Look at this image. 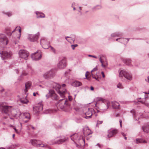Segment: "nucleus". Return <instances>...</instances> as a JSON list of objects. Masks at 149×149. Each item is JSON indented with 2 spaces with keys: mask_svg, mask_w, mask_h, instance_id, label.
<instances>
[{
  "mask_svg": "<svg viewBox=\"0 0 149 149\" xmlns=\"http://www.w3.org/2000/svg\"><path fill=\"white\" fill-rule=\"evenodd\" d=\"M97 101H101L103 102L106 103L107 105H106V107L103 108L102 109L105 110L107 109L108 108L110 104L109 103V102L107 101L106 100L101 97H98L97 98Z\"/></svg>",
  "mask_w": 149,
  "mask_h": 149,
  "instance_id": "f8f14e48",
  "label": "nucleus"
},
{
  "mask_svg": "<svg viewBox=\"0 0 149 149\" xmlns=\"http://www.w3.org/2000/svg\"><path fill=\"white\" fill-rule=\"evenodd\" d=\"M118 36V34L115 33H113V34H111V36L112 37H115L116 36Z\"/></svg>",
  "mask_w": 149,
  "mask_h": 149,
  "instance_id": "ea45409f",
  "label": "nucleus"
},
{
  "mask_svg": "<svg viewBox=\"0 0 149 149\" xmlns=\"http://www.w3.org/2000/svg\"><path fill=\"white\" fill-rule=\"evenodd\" d=\"M143 131L146 132H149V125H145L142 127Z\"/></svg>",
  "mask_w": 149,
  "mask_h": 149,
  "instance_id": "a878e982",
  "label": "nucleus"
},
{
  "mask_svg": "<svg viewBox=\"0 0 149 149\" xmlns=\"http://www.w3.org/2000/svg\"><path fill=\"white\" fill-rule=\"evenodd\" d=\"M54 87L57 93L59 94L62 97H64L66 90L63 91H61V88L59 84L57 83H55L54 85Z\"/></svg>",
  "mask_w": 149,
  "mask_h": 149,
  "instance_id": "f03ea898",
  "label": "nucleus"
},
{
  "mask_svg": "<svg viewBox=\"0 0 149 149\" xmlns=\"http://www.w3.org/2000/svg\"><path fill=\"white\" fill-rule=\"evenodd\" d=\"M67 100L65 99L60 100L58 102V106L61 109H63L67 106L69 107V105L67 103Z\"/></svg>",
  "mask_w": 149,
  "mask_h": 149,
  "instance_id": "39448f33",
  "label": "nucleus"
},
{
  "mask_svg": "<svg viewBox=\"0 0 149 149\" xmlns=\"http://www.w3.org/2000/svg\"><path fill=\"white\" fill-rule=\"evenodd\" d=\"M66 66V61L65 59L61 60L57 65L58 68L60 69L64 68Z\"/></svg>",
  "mask_w": 149,
  "mask_h": 149,
  "instance_id": "1a4fd4ad",
  "label": "nucleus"
},
{
  "mask_svg": "<svg viewBox=\"0 0 149 149\" xmlns=\"http://www.w3.org/2000/svg\"><path fill=\"white\" fill-rule=\"evenodd\" d=\"M18 31L19 33V35L18 37L17 38H18V39L19 40L20 38V37L21 35V27L20 26H17L16 27V28L12 32H13L14 31Z\"/></svg>",
  "mask_w": 149,
  "mask_h": 149,
  "instance_id": "bb28decb",
  "label": "nucleus"
},
{
  "mask_svg": "<svg viewBox=\"0 0 149 149\" xmlns=\"http://www.w3.org/2000/svg\"><path fill=\"white\" fill-rule=\"evenodd\" d=\"M88 72H87L85 74V76L86 77V78L87 79H89V78H90L89 77H87V75H88L87 73H88Z\"/></svg>",
  "mask_w": 149,
  "mask_h": 149,
  "instance_id": "09e8293b",
  "label": "nucleus"
},
{
  "mask_svg": "<svg viewBox=\"0 0 149 149\" xmlns=\"http://www.w3.org/2000/svg\"><path fill=\"white\" fill-rule=\"evenodd\" d=\"M101 74L102 75V77H103L104 78L105 77V75H104V72H101Z\"/></svg>",
  "mask_w": 149,
  "mask_h": 149,
  "instance_id": "3c124183",
  "label": "nucleus"
},
{
  "mask_svg": "<svg viewBox=\"0 0 149 149\" xmlns=\"http://www.w3.org/2000/svg\"><path fill=\"white\" fill-rule=\"evenodd\" d=\"M39 35V32L34 35L29 34L28 36V38L30 41L34 42L36 41L38 39Z\"/></svg>",
  "mask_w": 149,
  "mask_h": 149,
  "instance_id": "0eeeda50",
  "label": "nucleus"
},
{
  "mask_svg": "<svg viewBox=\"0 0 149 149\" xmlns=\"http://www.w3.org/2000/svg\"><path fill=\"white\" fill-rule=\"evenodd\" d=\"M103 123V121H100L98 120L97 121V126L98 125H100L101 124Z\"/></svg>",
  "mask_w": 149,
  "mask_h": 149,
  "instance_id": "a19ab883",
  "label": "nucleus"
},
{
  "mask_svg": "<svg viewBox=\"0 0 149 149\" xmlns=\"http://www.w3.org/2000/svg\"><path fill=\"white\" fill-rule=\"evenodd\" d=\"M40 43L42 45V47L44 49H48L50 46L49 44L44 38H42L41 39Z\"/></svg>",
  "mask_w": 149,
  "mask_h": 149,
  "instance_id": "9d476101",
  "label": "nucleus"
},
{
  "mask_svg": "<svg viewBox=\"0 0 149 149\" xmlns=\"http://www.w3.org/2000/svg\"><path fill=\"white\" fill-rule=\"evenodd\" d=\"M64 141L62 139H60L59 140H58L57 141L55 142L54 143H53L52 144H60L62 142H63Z\"/></svg>",
  "mask_w": 149,
  "mask_h": 149,
  "instance_id": "72a5a7b5",
  "label": "nucleus"
},
{
  "mask_svg": "<svg viewBox=\"0 0 149 149\" xmlns=\"http://www.w3.org/2000/svg\"><path fill=\"white\" fill-rule=\"evenodd\" d=\"M36 13L37 15V18H43L45 17V15L43 13H40L38 12H36Z\"/></svg>",
  "mask_w": 149,
  "mask_h": 149,
  "instance_id": "393cba45",
  "label": "nucleus"
},
{
  "mask_svg": "<svg viewBox=\"0 0 149 149\" xmlns=\"http://www.w3.org/2000/svg\"><path fill=\"white\" fill-rule=\"evenodd\" d=\"M51 50L54 52H55V49L53 47L51 46H50Z\"/></svg>",
  "mask_w": 149,
  "mask_h": 149,
  "instance_id": "de8ad7c7",
  "label": "nucleus"
},
{
  "mask_svg": "<svg viewBox=\"0 0 149 149\" xmlns=\"http://www.w3.org/2000/svg\"><path fill=\"white\" fill-rule=\"evenodd\" d=\"M30 117V114L28 113H26L25 114H24V118H26L29 119Z\"/></svg>",
  "mask_w": 149,
  "mask_h": 149,
  "instance_id": "f704fd0d",
  "label": "nucleus"
},
{
  "mask_svg": "<svg viewBox=\"0 0 149 149\" xmlns=\"http://www.w3.org/2000/svg\"><path fill=\"white\" fill-rule=\"evenodd\" d=\"M0 54L2 60L9 58L11 56V54L10 53L6 51L1 52Z\"/></svg>",
  "mask_w": 149,
  "mask_h": 149,
  "instance_id": "6e6552de",
  "label": "nucleus"
},
{
  "mask_svg": "<svg viewBox=\"0 0 149 149\" xmlns=\"http://www.w3.org/2000/svg\"><path fill=\"white\" fill-rule=\"evenodd\" d=\"M32 58L33 60H38L41 58V52L40 50H38L37 52L31 55Z\"/></svg>",
  "mask_w": 149,
  "mask_h": 149,
  "instance_id": "423d86ee",
  "label": "nucleus"
},
{
  "mask_svg": "<svg viewBox=\"0 0 149 149\" xmlns=\"http://www.w3.org/2000/svg\"><path fill=\"white\" fill-rule=\"evenodd\" d=\"M146 101L143 102H141L143 104L146 105L147 106H149V97L146 98Z\"/></svg>",
  "mask_w": 149,
  "mask_h": 149,
  "instance_id": "c756f323",
  "label": "nucleus"
},
{
  "mask_svg": "<svg viewBox=\"0 0 149 149\" xmlns=\"http://www.w3.org/2000/svg\"><path fill=\"white\" fill-rule=\"evenodd\" d=\"M72 85L74 86H79L82 85L81 82L79 81H75L73 82L72 84Z\"/></svg>",
  "mask_w": 149,
  "mask_h": 149,
  "instance_id": "c85d7f7f",
  "label": "nucleus"
},
{
  "mask_svg": "<svg viewBox=\"0 0 149 149\" xmlns=\"http://www.w3.org/2000/svg\"><path fill=\"white\" fill-rule=\"evenodd\" d=\"M52 97L55 100H57L58 99V98L57 97L56 94V95H53L52 96Z\"/></svg>",
  "mask_w": 149,
  "mask_h": 149,
  "instance_id": "79ce46f5",
  "label": "nucleus"
},
{
  "mask_svg": "<svg viewBox=\"0 0 149 149\" xmlns=\"http://www.w3.org/2000/svg\"><path fill=\"white\" fill-rule=\"evenodd\" d=\"M12 116H13V117H15L16 116V114H15L14 115H13V114Z\"/></svg>",
  "mask_w": 149,
  "mask_h": 149,
  "instance_id": "774afa93",
  "label": "nucleus"
},
{
  "mask_svg": "<svg viewBox=\"0 0 149 149\" xmlns=\"http://www.w3.org/2000/svg\"><path fill=\"white\" fill-rule=\"evenodd\" d=\"M148 82L149 83V76L148 77Z\"/></svg>",
  "mask_w": 149,
  "mask_h": 149,
  "instance_id": "680f3d73",
  "label": "nucleus"
},
{
  "mask_svg": "<svg viewBox=\"0 0 149 149\" xmlns=\"http://www.w3.org/2000/svg\"><path fill=\"white\" fill-rule=\"evenodd\" d=\"M68 99L70 101H71L72 100V98L71 96H68Z\"/></svg>",
  "mask_w": 149,
  "mask_h": 149,
  "instance_id": "603ef678",
  "label": "nucleus"
},
{
  "mask_svg": "<svg viewBox=\"0 0 149 149\" xmlns=\"http://www.w3.org/2000/svg\"><path fill=\"white\" fill-rule=\"evenodd\" d=\"M19 146V145L18 143H15L13 145H11L10 146L11 148H14Z\"/></svg>",
  "mask_w": 149,
  "mask_h": 149,
  "instance_id": "2f4dec72",
  "label": "nucleus"
},
{
  "mask_svg": "<svg viewBox=\"0 0 149 149\" xmlns=\"http://www.w3.org/2000/svg\"><path fill=\"white\" fill-rule=\"evenodd\" d=\"M20 102L22 103L27 104L29 102V101L27 99H25L24 100H20Z\"/></svg>",
  "mask_w": 149,
  "mask_h": 149,
  "instance_id": "c9c22d12",
  "label": "nucleus"
},
{
  "mask_svg": "<svg viewBox=\"0 0 149 149\" xmlns=\"http://www.w3.org/2000/svg\"><path fill=\"white\" fill-rule=\"evenodd\" d=\"M66 86L65 84H63L62 85V87H64Z\"/></svg>",
  "mask_w": 149,
  "mask_h": 149,
  "instance_id": "13d9d810",
  "label": "nucleus"
},
{
  "mask_svg": "<svg viewBox=\"0 0 149 149\" xmlns=\"http://www.w3.org/2000/svg\"><path fill=\"white\" fill-rule=\"evenodd\" d=\"M112 106L114 109H118L120 106L119 104L117 102H112Z\"/></svg>",
  "mask_w": 149,
  "mask_h": 149,
  "instance_id": "b1692460",
  "label": "nucleus"
},
{
  "mask_svg": "<svg viewBox=\"0 0 149 149\" xmlns=\"http://www.w3.org/2000/svg\"><path fill=\"white\" fill-rule=\"evenodd\" d=\"M8 17H10L12 15V14L10 12H7L6 14Z\"/></svg>",
  "mask_w": 149,
  "mask_h": 149,
  "instance_id": "a18cd8bd",
  "label": "nucleus"
},
{
  "mask_svg": "<svg viewBox=\"0 0 149 149\" xmlns=\"http://www.w3.org/2000/svg\"><path fill=\"white\" fill-rule=\"evenodd\" d=\"M14 129L15 130V132L17 134H19L21 132V129L19 130H18L15 128H14Z\"/></svg>",
  "mask_w": 149,
  "mask_h": 149,
  "instance_id": "58836bf2",
  "label": "nucleus"
},
{
  "mask_svg": "<svg viewBox=\"0 0 149 149\" xmlns=\"http://www.w3.org/2000/svg\"><path fill=\"white\" fill-rule=\"evenodd\" d=\"M19 54L20 58L26 60L27 59V58L29 56V53L27 51L22 49L19 51Z\"/></svg>",
  "mask_w": 149,
  "mask_h": 149,
  "instance_id": "20e7f679",
  "label": "nucleus"
},
{
  "mask_svg": "<svg viewBox=\"0 0 149 149\" xmlns=\"http://www.w3.org/2000/svg\"><path fill=\"white\" fill-rule=\"evenodd\" d=\"M36 93H33V95L34 96H36Z\"/></svg>",
  "mask_w": 149,
  "mask_h": 149,
  "instance_id": "0e129e2a",
  "label": "nucleus"
},
{
  "mask_svg": "<svg viewBox=\"0 0 149 149\" xmlns=\"http://www.w3.org/2000/svg\"><path fill=\"white\" fill-rule=\"evenodd\" d=\"M88 56H89V57H93V58H97V57H96V56H94L91 55H88Z\"/></svg>",
  "mask_w": 149,
  "mask_h": 149,
  "instance_id": "8fccbe9b",
  "label": "nucleus"
},
{
  "mask_svg": "<svg viewBox=\"0 0 149 149\" xmlns=\"http://www.w3.org/2000/svg\"><path fill=\"white\" fill-rule=\"evenodd\" d=\"M91 90L92 91H93L94 90V88L93 86H91Z\"/></svg>",
  "mask_w": 149,
  "mask_h": 149,
  "instance_id": "5fc2aeb1",
  "label": "nucleus"
},
{
  "mask_svg": "<svg viewBox=\"0 0 149 149\" xmlns=\"http://www.w3.org/2000/svg\"><path fill=\"white\" fill-rule=\"evenodd\" d=\"M65 38L68 42L70 43L73 42L75 40V37L73 36V37H65Z\"/></svg>",
  "mask_w": 149,
  "mask_h": 149,
  "instance_id": "5701e85b",
  "label": "nucleus"
},
{
  "mask_svg": "<svg viewBox=\"0 0 149 149\" xmlns=\"http://www.w3.org/2000/svg\"><path fill=\"white\" fill-rule=\"evenodd\" d=\"M99 60L101 63V65L103 67H106L107 66L108 64L107 61H103L101 58V56H100L99 57Z\"/></svg>",
  "mask_w": 149,
  "mask_h": 149,
  "instance_id": "4be33fe9",
  "label": "nucleus"
},
{
  "mask_svg": "<svg viewBox=\"0 0 149 149\" xmlns=\"http://www.w3.org/2000/svg\"><path fill=\"white\" fill-rule=\"evenodd\" d=\"M77 46V44H76L75 45H71V47L73 49H74Z\"/></svg>",
  "mask_w": 149,
  "mask_h": 149,
  "instance_id": "c03bdc74",
  "label": "nucleus"
},
{
  "mask_svg": "<svg viewBox=\"0 0 149 149\" xmlns=\"http://www.w3.org/2000/svg\"><path fill=\"white\" fill-rule=\"evenodd\" d=\"M134 142L136 143H146L147 142L146 141L143 140L141 139H136L134 141Z\"/></svg>",
  "mask_w": 149,
  "mask_h": 149,
  "instance_id": "aec40b11",
  "label": "nucleus"
},
{
  "mask_svg": "<svg viewBox=\"0 0 149 149\" xmlns=\"http://www.w3.org/2000/svg\"><path fill=\"white\" fill-rule=\"evenodd\" d=\"M8 40L5 35L3 34H0V42H2L5 45H7Z\"/></svg>",
  "mask_w": 149,
  "mask_h": 149,
  "instance_id": "9b49d317",
  "label": "nucleus"
},
{
  "mask_svg": "<svg viewBox=\"0 0 149 149\" xmlns=\"http://www.w3.org/2000/svg\"><path fill=\"white\" fill-rule=\"evenodd\" d=\"M31 127L32 128V129H33V130L35 129V128L33 126H31Z\"/></svg>",
  "mask_w": 149,
  "mask_h": 149,
  "instance_id": "bf43d9fd",
  "label": "nucleus"
},
{
  "mask_svg": "<svg viewBox=\"0 0 149 149\" xmlns=\"http://www.w3.org/2000/svg\"><path fill=\"white\" fill-rule=\"evenodd\" d=\"M97 67H95V68L91 72V74H93V72H94V71H97Z\"/></svg>",
  "mask_w": 149,
  "mask_h": 149,
  "instance_id": "37998d69",
  "label": "nucleus"
},
{
  "mask_svg": "<svg viewBox=\"0 0 149 149\" xmlns=\"http://www.w3.org/2000/svg\"><path fill=\"white\" fill-rule=\"evenodd\" d=\"M119 122L120 123V127H122V125H121L122 120H120L119 121Z\"/></svg>",
  "mask_w": 149,
  "mask_h": 149,
  "instance_id": "864d4df0",
  "label": "nucleus"
},
{
  "mask_svg": "<svg viewBox=\"0 0 149 149\" xmlns=\"http://www.w3.org/2000/svg\"><path fill=\"white\" fill-rule=\"evenodd\" d=\"M96 145L97 146H99V147H100V144H99V143H97Z\"/></svg>",
  "mask_w": 149,
  "mask_h": 149,
  "instance_id": "e2e57ef3",
  "label": "nucleus"
},
{
  "mask_svg": "<svg viewBox=\"0 0 149 149\" xmlns=\"http://www.w3.org/2000/svg\"><path fill=\"white\" fill-rule=\"evenodd\" d=\"M53 95H56V94L54 93V91L53 90H50L49 91L48 93L46 95V97L47 99Z\"/></svg>",
  "mask_w": 149,
  "mask_h": 149,
  "instance_id": "6ab92c4d",
  "label": "nucleus"
},
{
  "mask_svg": "<svg viewBox=\"0 0 149 149\" xmlns=\"http://www.w3.org/2000/svg\"><path fill=\"white\" fill-rule=\"evenodd\" d=\"M120 40V41H119V42H120L122 43H125V42H127L129 41V40L128 39L123 38L117 39L116 40V41H118V40Z\"/></svg>",
  "mask_w": 149,
  "mask_h": 149,
  "instance_id": "cd10ccee",
  "label": "nucleus"
},
{
  "mask_svg": "<svg viewBox=\"0 0 149 149\" xmlns=\"http://www.w3.org/2000/svg\"><path fill=\"white\" fill-rule=\"evenodd\" d=\"M108 133L107 136L109 138L112 136L113 135L116 134L117 133V131L116 130H111L108 131Z\"/></svg>",
  "mask_w": 149,
  "mask_h": 149,
  "instance_id": "4468645a",
  "label": "nucleus"
},
{
  "mask_svg": "<svg viewBox=\"0 0 149 149\" xmlns=\"http://www.w3.org/2000/svg\"><path fill=\"white\" fill-rule=\"evenodd\" d=\"M30 143H31L32 145L36 146H41L42 147H47V145H43L42 144H39L38 143V141L36 140H30Z\"/></svg>",
  "mask_w": 149,
  "mask_h": 149,
  "instance_id": "ddd939ff",
  "label": "nucleus"
},
{
  "mask_svg": "<svg viewBox=\"0 0 149 149\" xmlns=\"http://www.w3.org/2000/svg\"><path fill=\"white\" fill-rule=\"evenodd\" d=\"M117 87L119 88L122 89L123 88V87L122 84L119 83L117 85Z\"/></svg>",
  "mask_w": 149,
  "mask_h": 149,
  "instance_id": "e433bc0d",
  "label": "nucleus"
},
{
  "mask_svg": "<svg viewBox=\"0 0 149 149\" xmlns=\"http://www.w3.org/2000/svg\"><path fill=\"white\" fill-rule=\"evenodd\" d=\"M43 77L45 79H47L50 77L49 75L48 72L45 73L43 75Z\"/></svg>",
  "mask_w": 149,
  "mask_h": 149,
  "instance_id": "473e14b6",
  "label": "nucleus"
},
{
  "mask_svg": "<svg viewBox=\"0 0 149 149\" xmlns=\"http://www.w3.org/2000/svg\"><path fill=\"white\" fill-rule=\"evenodd\" d=\"M91 75L92 76V77L93 78L95 79L96 80H97V79L98 78V77L97 78L96 77H95V74H92Z\"/></svg>",
  "mask_w": 149,
  "mask_h": 149,
  "instance_id": "49530a36",
  "label": "nucleus"
},
{
  "mask_svg": "<svg viewBox=\"0 0 149 149\" xmlns=\"http://www.w3.org/2000/svg\"><path fill=\"white\" fill-rule=\"evenodd\" d=\"M119 76L120 77H124L127 80L130 81L132 78V76L124 70H121L119 71Z\"/></svg>",
  "mask_w": 149,
  "mask_h": 149,
  "instance_id": "f257e3e1",
  "label": "nucleus"
},
{
  "mask_svg": "<svg viewBox=\"0 0 149 149\" xmlns=\"http://www.w3.org/2000/svg\"><path fill=\"white\" fill-rule=\"evenodd\" d=\"M11 107L7 105H3L2 106L1 109L6 114L7 112L10 111Z\"/></svg>",
  "mask_w": 149,
  "mask_h": 149,
  "instance_id": "dca6fc26",
  "label": "nucleus"
},
{
  "mask_svg": "<svg viewBox=\"0 0 149 149\" xmlns=\"http://www.w3.org/2000/svg\"><path fill=\"white\" fill-rule=\"evenodd\" d=\"M71 139L74 142H78L81 139H82L83 141L84 142L85 141L84 139L82 136H81L80 134H73L71 136Z\"/></svg>",
  "mask_w": 149,
  "mask_h": 149,
  "instance_id": "7ed1b4c3",
  "label": "nucleus"
},
{
  "mask_svg": "<svg viewBox=\"0 0 149 149\" xmlns=\"http://www.w3.org/2000/svg\"><path fill=\"white\" fill-rule=\"evenodd\" d=\"M8 116H9V117L10 119H13V118H12V117H11L10 116V115H9V114H8Z\"/></svg>",
  "mask_w": 149,
  "mask_h": 149,
  "instance_id": "052dcab7",
  "label": "nucleus"
},
{
  "mask_svg": "<svg viewBox=\"0 0 149 149\" xmlns=\"http://www.w3.org/2000/svg\"><path fill=\"white\" fill-rule=\"evenodd\" d=\"M15 71L16 72V73H18V70L15 69Z\"/></svg>",
  "mask_w": 149,
  "mask_h": 149,
  "instance_id": "6e6d98bb",
  "label": "nucleus"
},
{
  "mask_svg": "<svg viewBox=\"0 0 149 149\" xmlns=\"http://www.w3.org/2000/svg\"><path fill=\"white\" fill-rule=\"evenodd\" d=\"M83 133L84 136H87L91 134L92 132L87 127L84 129Z\"/></svg>",
  "mask_w": 149,
  "mask_h": 149,
  "instance_id": "a211bd4d",
  "label": "nucleus"
},
{
  "mask_svg": "<svg viewBox=\"0 0 149 149\" xmlns=\"http://www.w3.org/2000/svg\"><path fill=\"white\" fill-rule=\"evenodd\" d=\"M131 63V61L130 59H127L125 60V63L126 64L129 65Z\"/></svg>",
  "mask_w": 149,
  "mask_h": 149,
  "instance_id": "4c0bfd02",
  "label": "nucleus"
},
{
  "mask_svg": "<svg viewBox=\"0 0 149 149\" xmlns=\"http://www.w3.org/2000/svg\"><path fill=\"white\" fill-rule=\"evenodd\" d=\"M31 85V83L30 82H27L25 84V89L24 90V92L26 93Z\"/></svg>",
  "mask_w": 149,
  "mask_h": 149,
  "instance_id": "412c9836",
  "label": "nucleus"
},
{
  "mask_svg": "<svg viewBox=\"0 0 149 149\" xmlns=\"http://www.w3.org/2000/svg\"><path fill=\"white\" fill-rule=\"evenodd\" d=\"M33 110H36L37 112L40 111L42 110V105L41 103L38 104V105L35 107L33 108Z\"/></svg>",
  "mask_w": 149,
  "mask_h": 149,
  "instance_id": "2eb2a0df",
  "label": "nucleus"
},
{
  "mask_svg": "<svg viewBox=\"0 0 149 149\" xmlns=\"http://www.w3.org/2000/svg\"><path fill=\"white\" fill-rule=\"evenodd\" d=\"M15 135L14 134H13V138H14V137H15Z\"/></svg>",
  "mask_w": 149,
  "mask_h": 149,
  "instance_id": "69168bd1",
  "label": "nucleus"
},
{
  "mask_svg": "<svg viewBox=\"0 0 149 149\" xmlns=\"http://www.w3.org/2000/svg\"><path fill=\"white\" fill-rule=\"evenodd\" d=\"M50 77H53L55 73L52 70H50L48 72Z\"/></svg>",
  "mask_w": 149,
  "mask_h": 149,
  "instance_id": "7c9ffc66",
  "label": "nucleus"
},
{
  "mask_svg": "<svg viewBox=\"0 0 149 149\" xmlns=\"http://www.w3.org/2000/svg\"><path fill=\"white\" fill-rule=\"evenodd\" d=\"M93 110L92 109H88V111L85 113L86 117H85L86 119H88V118L91 117L92 115V111Z\"/></svg>",
  "mask_w": 149,
  "mask_h": 149,
  "instance_id": "f3484780",
  "label": "nucleus"
},
{
  "mask_svg": "<svg viewBox=\"0 0 149 149\" xmlns=\"http://www.w3.org/2000/svg\"><path fill=\"white\" fill-rule=\"evenodd\" d=\"M122 134L124 136H125L126 135L124 134L123 133H122Z\"/></svg>",
  "mask_w": 149,
  "mask_h": 149,
  "instance_id": "338daca9",
  "label": "nucleus"
},
{
  "mask_svg": "<svg viewBox=\"0 0 149 149\" xmlns=\"http://www.w3.org/2000/svg\"><path fill=\"white\" fill-rule=\"evenodd\" d=\"M27 129L28 130H30V129L29 128V126H26Z\"/></svg>",
  "mask_w": 149,
  "mask_h": 149,
  "instance_id": "4d7b16f0",
  "label": "nucleus"
}]
</instances>
